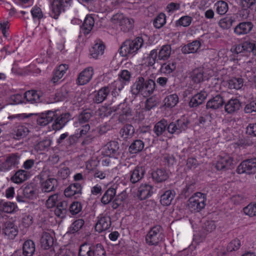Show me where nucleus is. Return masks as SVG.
I'll return each mask as SVG.
<instances>
[{
	"label": "nucleus",
	"mask_w": 256,
	"mask_h": 256,
	"mask_svg": "<svg viewBox=\"0 0 256 256\" xmlns=\"http://www.w3.org/2000/svg\"><path fill=\"white\" fill-rule=\"evenodd\" d=\"M70 118L71 116L69 112L58 110L42 113L38 119V122L44 126L53 122L52 128L54 130H57L63 128Z\"/></svg>",
	"instance_id": "1"
},
{
	"label": "nucleus",
	"mask_w": 256,
	"mask_h": 256,
	"mask_svg": "<svg viewBox=\"0 0 256 256\" xmlns=\"http://www.w3.org/2000/svg\"><path fill=\"white\" fill-rule=\"evenodd\" d=\"M226 73V70L224 68H216L214 70L199 68L194 70L190 74L192 82L196 84L200 83L208 80L212 76H214V79L220 80L222 76Z\"/></svg>",
	"instance_id": "2"
},
{
	"label": "nucleus",
	"mask_w": 256,
	"mask_h": 256,
	"mask_svg": "<svg viewBox=\"0 0 256 256\" xmlns=\"http://www.w3.org/2000/svg\"><path fill=\"white\" fill-rule=\"evenodd\" d=\"M172 54V48L170 44L162 46L158 50H152L148 56L144 58L142 64L146 66H152L158 60H168Z\"/></svg>",
	"instance_id": "3"
},
{
	"label": "nucleus",
	"mask_w": 256,
	"mask_h": 256,
	"mask_svg": "<svg viewBox=\"0 0 256 256\" xmlns=\"http://www.w3.org/2000/svg\"><path fill=\"white\" fill-rule=\"evenodd\" d=\"M143 44L144 40L140 37L133 40H126L120 47V54L122 56L132 57L138 53Z\"/></svg>",
	"instance_id": "4"
},
{
	"label": "nucleus",
	"mask_w": 256,
	"mask_h": 256,
	"mask_svg": "<svg viewBox=\"0 0 256 256\" xmlns=\"http://www.w3.org/2000/svg\"><path fill=\"white\" fill-rule=\"evenodd\" d=\"M131 74L128 70H122L118 74V79L110 84L112 94L115 97L118 95L124 86L130 81Z\"/></svg>",
	"instance_id": "5"
},
{
	"label": "nucleus",
	"mask_w": 256,
	"mask_h": 256,
	"mask_svg": "<svg viewBox=\"0 0 256 256\" xmlns=\"http://www.w3.org/2000/svg\"><path fill=\"white\" fill-rule=\"evenodd\" d=\"M163 240L162 228L159 226L152 227L145 236L146 243L148 246H156Z\"/></svg>",
	"instance_id": "6"
},
{
	"label": "nucleus",
	"mask_w": 256,
	"mask_h": 256,
	"mask_svg": "<svg viewBox=\"0 0 256 256\" xmlns=\"http://www.w3.org/2000/svg\"><path fill=\"white\" fill-rule=\"evenodd\" d=\"M206 200V196L204 194L196 192L190 198L188 208L192 211L199 212L204 208Z\"/></svg>",
	"instance_id": "7"
},
{
	"label": "nucleus",
	"mask_w": 256,
	"mask_h": 256,
	"mask_svg": "<svg viewBox=\"0 0 256 256\" xmlns=\"http://www.w3.org/2000/svg\"><path fill=\"white\" fill-rule=\"evenodd\" d=\"M112 112L118 115V120L121 122L129 121L132 118L131 110L126 103H122L118 106H114Z\"/></svg>",
	"instance_id": "8"
},
{
	"label": "nucleus",
	"mask_w": 256,
	"mask_h": 256,
	"mask_svg": "<svg viewBox=\"0 0 256 256\" xmlns=\"http://www.w3.org/2000/svg\"><path fill=\"white\" fill-rule=\"evenodd\" d=\"M72 0H53L50 7V16L56 19L60 14L62 8L70 6Z\"/></svg>",
	"instance_id": "9"
},
{
	"label": "nucleus",
	"mask_w": 256,
	"mask_h": 256,
	"mask_svg": "<svg viewBox=\"0 0 256 256\" xmlns=\"http://www.w3.org/2000/svg\"><path fill=\"white\" fill-rule=\"evenodd\" d=\"M112 20L116 21L123 31H127L133 26L134 21L132 18L126 16L122 14H118L114 16Z\"/></svg>",
	"instance_id": "10"
},
{
	"label": "nucleus",
	"mask_w": 256,
	"mask_h": 256,
	"mask_svg": "<svg viewBox=\"0 0 256 256\" xmlns=\"http://www.w3.org/2000/svg\"><path fill=\"white\" fill-rule=\"evenodd\" d=\"M144 82L142 78H139L138 82L136 84V88L145 96L151 94L155 88V82L152 80H148L145 82L144 86H141Z\"/></svg>",
	"instance_id": "11"
},
{
	"label": "nucleus",
	"mask_w": 256,
	"mask_h": 256,
	"mask_svg": "<svg viewBox=\"0 0 256 256\" xmlns=\"http://www.w3.org/2000/svg\"><path fill=\"white\" fill-rule=\"evenodd\" d=\"M256 170V158L250 159L243 161L238 167L237 172L239 174L246 173L251 174Z\"/></svg>",
	"instance_id": "12"
},
{
	"label": "nucleus",
	"mask_w": 256,
	"mask_h": 256,
	"mask_svg": "<svg viewBox=\"0 0 256 256\" xmlns=\"http://www.w3.org/2000/svg\"><path fill=\"white\" fill-rule=\"evenodd\" d=\"M105 48L103 42L100 40H96L94 41L90 48V55L94 58L97 59L104 54Z\"/></svg>",
	"instance_id": "13"
},
{
	"label": "nucleus",
	"mask_w": 256,
	"mask_h": 256,
	"mask_svg": "<svg viewBox=\"0 0 256 256\" xmlns=\"http://www.w3.org/2000/svg\"><path fill=\"white\" fill-rule=\"evenodd\" d=\"M25 102L30 104H38L44 101L43 94L38 91L30 90L24 94Z\"/></svg>",
	"instance_id": "14"
},
{
	"label": "nucleus",
	"mask_w": 256,
	"mask_h": 256,
	"mask_svg": "<svg viewBox=\"0 0 256 256\" xmlns=\"http://www.w3.org/2000/svg\"><path fill=\"white\" fill-rule=\"evenodd\" d=\"M111 226V220L109 216L101 215L98 217L95 226L96 231L98 232L108 230Z\"/></svg>",
	"instance_id": "15"
},
{
	"label": "nucleus",
	"mask_w": 256,
	"mask_h": 256,
	"mask_svg": "<svg viewBox=\"0 0 256 256\" xmlns=\"http://www.w3.org/2000/svg\"><path fill=\"white\" fill-rule=\"evenodd\" d=\"M224 104L223 98L219 94L210 98L206 104L207 109L217 110L222 108Z\"/></svg>",
	"instance_id": "16"
},
{
	"label": "nucleus",
	"mask_w": 256,
	"mask_h": 256,
	"mask_svg": "<svg viewBox=\"0 0 256 256\" xmlns=\"http://www.w3.org/2000/svg\"><path fill=\"white\" fill-rule=\"evenodd\" d=\"M154 193V188L150 184H142L139 186L136 194L138 198L140 200L150 197Z\"/></svg>",
	"instance_id": "17"
},
{
	"label": "nucleus",
	"mask_w": 256,
	"mask_h": 256,
	"mask_svg": "<svg viewBox=\"0 0 256 256\" xmlns=\"http://www.w3.org/2000/svg\"><path fill=\"white\" fill-rule=\"evenodd\" d=\"M54 237V232L52 230L44 232L40 240L42 246L44 249H48L52 246Z\"/></svg>",
	"instance_id": "18"
},
{
	"label": "nucleus",
	"mask_w": 256,
	"mask_h": 256,
	"mask_svg": "<svg viewBox=\"0 0 256 256\" xmlns=\"http://www.w3.org/2000/svg\"><path fill=\"white\" fill-rule=\"evenodd\" d=\"M94 74L93 68L88 67L81 72L77 78V84L78 85H84L88 83L92 79Z\"/></svg>",
	"instance_id": "19"
},
{
	"label": "nucleus",
	"mask_w": 256,
	"mask_h": 256,
	"mask_svg": "<svg viewBox=\"0 0 256 256\" xmlns=\"http://www.w3.org/2000/svg\"><path fill=\"white\" fill-rule=\"evenodd\" d=\"M233 164V159L228 155L220 156L216 164V168L218 170H222L229 168Z\"/></svg>",
	"instance_id": "20"
},
{
	"label": "nucleus",
	"mask_w": 256,
	"mask_h": 256,
	"mask_svg": "<svg viewBox=\"0 0 256 256\" xmlns=\"http://www.w3.org/2000/svg\"><path fill=\"white\" fill-rule=\"evenodd\" d=\"M208 96V90H204L194 94L190 99L189 105L190 107H196L201 104Z\"/></svg>",
	"instance_id": "21"
},
{
	"label": "nucleus",
	"mask_w": 256,
	"mask_h": 256,
	"mask_svg": "<svg viewBox=\"0 0 256 256\" xmlns=\"http://www.w3.org/2000/svg\"><path fill=\"white\" fill-rule=\"evenodd\" d=\"M20 156L16 154L9 156L4 162H2L3 168L4 170H8L17 166L20 162Z\"/></svg>",
	"instance_id": "22"
},
{
	"label": "nucleus",
	"mask_w": 256,
	"mask_h": 256,
	"mask_svg": "<svg viewBox=\"0 0 256 256\" xmlns=\"http://www.w3.org/2000/svg\"><path fill=\"white\" fill-rule=\"evenodd\" d=\"M58 185V181L54 178H48L46 180H42L40 188L42 192H50L54 190Z\"/></svg>",
	"instance_id": "23"
},
{
	"label": "nucleus",
	"mask_w": 256,
	"mask_h": 256,
	"mask_svg": "<svg viewBox=\"0 0 256 256\" xmlns=\"http://www.w3.org/2000/svg\"><path fill=\"white\" fill-rule=\"evenodd\" d=\"M241 106L239 100L232 98L228 100L224 104V110L228 114H232L238 110Z\"/></svg>",
	"instance_id": "24"
},
{
	"label": "nucleus",
	"mask_w": 256,
	"mask_h": 256,
	"mask_svg": "<svg viewBox=\"0 0 256 256\" xmlns=\"http://www.w3.org/2000/svg\"><path fill=\"white\" fill-rule=\"evenodd\" d=\"M252 28L253 24L251 22H242L235 27L234 32L238 36L247 34L252 30Z\"/></svg>",
	"instance_id": "25"
},
{
	"label": "nucleus",
	"mask_w": 256,
	"mask_h": 256,
	"mask_svg": "<svg viewBox=\"0 0 256 256\" xmlns=\"http://www.w3.org/2000/svg\"><path fill=\"white\" fill-rule=\"evenodd\" d=\"M106 154L107 156H112L114 158H119L120 152H118L119 145L118 142L115 141L110 142L106 145Z\"/></svg>",
	"instance_id": "26"
},
{
	"label": "nucleus",
	"mask_w": 256,
	"mask_h": 256,
	"mask_svg": "<svg viewBox=\"0 0 256 256\" xmlns=\"http://www.w3.org/2000/svg\"><path fill=\"white\" fill-rule=\"evenodd\" d=\"M4 234L10 239H14L18 234V229L12 222H6L3 228Z\"/></svg>",
	"instance_id": "27"
},
{
	"label": "nucleus",
	"mask_w": 256,
	"mask_h": 256,
	"mask_svg": "<svg viewBox=\"0 0 256 256\" xmlns=\"http://www.w3.org/2000/svg\"><path fill=\"white\" fill-rule=\"evenodd\" d=\"M145 168L142 166H136L130 172V180L132 183H136L140 180L145 174Z\"/></svg>",
	"instance_id": "28"
},
{
	"label": "nucleus",
	"mask_w": 256,
	"mask_h": 256,
	"mask_svg": "<svg viewBox=\"0 0 256 256\" xmlns=\"http://www.w3.org/2000/svg\"><path fill=\"white\" fill-rule=\"evenodd\" d=\"M62 201V196L56 194L48 197L46 200L45 206L48 208H52L58 206H60V204Z\"/></svg>",
	"instance_id": "29"
},
{
	"label": "nucleus",
	"mask_w": 256,
	"mask_h": 256,
	"mask_svg": "<svg viewBox=\"0 0 256 256\" xmlns=\"http://www.w3.org/2000/svg\"><path fill=\"white\" fill-rule=\"evenodd\" d=\"M134 131V128L132 124H126L120 130V135L124 140H127L133 136Z\"/></svg>",
	"instance_id": "30"
},
{
	"label": "nucleus",
	"mask_w": 256,
	"mask_h": 256,
	"mask_svg": "<svg viewBox=\"0 0 256 256\" xmlns=\"http://www.w3.org/2000/svg\"><path fill=\"white\" fill-rule=\"evenodd\" d=\"M169 177L168 172L163 169H156L152 173L153 180L157 182L166 180Z\"/></svg>",
	"instance_id": "31"
},
{
	"label": "nucleus",
	"mask_w": 256,
	"mask_h": 256,
	"mask_svg": "<svg viewBox=\"0 0 256 256\" xmlns=\"http://www.w3.org/2000/svg\"><path fill=\"white\" fill-rule=\"evenodd\" d=\"M38 190L31 186H26L24 190V196L28 201L36 199L38 196Z\"/></svg>",
	"instance_id": "32"
},
{
	"label": "nucleus",
	"mask_w": 256,
	"mask_h": 256,
	"mask_svg": "<svg viewBox=\"0 0 256 256\" xmlns=\"http://www.w3.org/2000/svg\"><path fill=\"white\" fill-rule=\"evenodd\" d=\"M179 102V98L176 94H174L167 96L164 100V106L167 108L174 107Z\"/></svg>",
	"instance_id": "33"
},
{
	"label": "nucleus",
	"mask_w": 256,
	"mask_h": 256,
	"mask_svg": "<svg viewBox=\"0 0 256 256\" xmlns=\"http://www.w3.org/2000/svg\"><path fill=\"white\" fill-rule=\"evenodd\" d=\"M201 44L200 41L195 40L182 46V52L184 54L194 53L198 50Z\"/></svg>",
	"instance_id": "34"
},
{
	"label": "nucleus",
	"mask_w": 256,
	"mask_h": 256,
	"mask_svg": "<svg viewBox=\"0 0 256 256\" xmlns=\"http://www.w3.org/2000/svg\"><path fill=\"white\" fill-rule=\"evenodd\" d=\"M175 196L174 192L172 190L166 191L160 196V202L164 206H168L171 204Z\"/></svg>",
	"instance_id": "35"
},
{
	"label": "nucleus",
	"mask_w": 256,
	"mask_h": 256,
	"mask_svg": "<svg viewBox=\"0 0 256 256\" xmlns=\"http://www.w3.org/2000/svg\"><path fill=\"white\" fill-rule=\"evenodd\" d=\"M112 90L110 88V85L108 87H104L98 91L94 96V101L97 103H100L102 102L107 97L108 93Z\"/></svg>",
	"instance_id": "36"
},
{
	"label": "nucleus",
	"mask_w": 256,
	"mask_h": 256,
	"mask_svg": "<svg viewBox=\"0 0 256 256\" xmlns=\"http://www.w3.org/2000/svg\"><path fill=\"white\" fill-rule=\"evenodd\" d=\"M36 250L35 244L31 240H27L23 244L22 253L24 256H32Z\"/></svg>",
	"instance_id": "37"
},
{
	"label": "nucleus",
	"mask_w": 256,
	"mask_h": 256,
	"mask_svg": "<svg viewBox=\"0 0 256 256\" xmlns=\"http://www.w3.org/2000/svg\"><path fill=\"white\" fill-rule=\"evenodd\" d=\"M30 176L24 170H19L11 178L12 182L16 184H20L26 180Z\"/></svg>",
	"instance_id": "38"
},
{
	"label": "nucleus",
	"mask_w": 256,
	"mask_h": 256,
	"mask_svg": "<svg viewBox=\"0 0 256 256\" xmlns=\"http://www.w3.org/2000/svg\"><path fill=\"white\" fill-rule=\"evenodd\" d=\"M94 24V17L92 15H86L82 26V30L85 34H88L92 30Z\"/></svg>",
	"instance_id": "39"
},
{
	"label": "nucleus",
	"mask_w": 256,
	"mask_h": 256,
	"mask_svg": "<svg viewBox=\"0 0 256 256\" xmlns=\"http://www.w3.org/2000/svg\"><path fill=\"white\" fill-rule=\"evenodd\" d=\"M176 63L175 62H166L162 64L160 72L161 74L168 75L172 73L176 69Z\"/></svg>",
	"instance_id": "40"
},
{
	"label": "nucleus",
	"mask_w": 256,
	"mask_h": 256,
	"mask_svg": "<svg viewBox=\"0 0 256 256\" xmlns=\"http://www.w3.org/2000/svg\"><path fill=\"white\" fill-rule=\"evenodd\" d=\"M0 208L4 212L12 213L17 210L18 206L13 202L2 201L0 202Z\"/></svg>",
	"instance_id": "41"
},
{
	"label": "nucleus",
	"mask_w": 256,
	"mask_h": 256,
	"mask_svg": "<svg viewBox=\"0 0 256 256\" xmlns=\"http://www.w3.org/2000/svg\"><path fill=\"white\" fill-rule=\"evenodd\" d=\"M81 190V186L78 183H74L66 188L64 194L66 197H72L76 194H79Z\"/></svg>",
	"instance_id": "42"
},
{
	"label": "nucleus",
	"mask_w": 256,
	"mask_h": 256,
	"mask_svg": "<svg viewBox=\"0 0 256 256\" xmlns=\"http://www.w3.org/2000/svg\"><path fill=\"white\" fill-rule=\"evenodd\" d=\"M144 142L140 140H134L129 146V152L132 154L141 152L144 148Z\"/></svg>",
	"instance_id": "43"
},
{
	"label": "nucleus",
	"mask_w": 256,
	"mask_h": 256,
	"mask_svg": "<svg viewBox=\"0 0 256 256\" xmlns=\"http://www.w3.org/2000/svg\"><path fill=\"white\" fill-rule=\"evenodd\" d=\"M116 194V190L114 188H109L102 198V202L104 204L110 202Z\"/></svg>",
	"instance_id": "44"
},
{
	"label": "nucleus",
	"mask_w": 256,
	"mask_h": 256,
	"mask_svg": "<svg viewBox=\"0 0 256 256\" xmlns=\"http://www.w3.org/2000/svg\"><path fill=\"white\" fill-rule=\"evenodd\" d=\"M234 22V18L232 16H226L220 20L218 24L222 29H228L232 26Z\"/></svg>",
	"instance_id": "45"
},
{
	"label": "nucleus",
	"mask_w": 256,
	"mask_h": 256,
	"mask_svg": "<svg viewBox=\"0 0 256 256\" xmlns=\"http://www.w3.org/2000/svg\"><path fill=\"white\" fill-rule=\"evenodd\" d=\"M168 124L166 120H162L157 122L154 126V131L157 136L162 134L166 130Z\"/></svg>",
	"instance_id": "46"
},
{
	"label": "nucleus",
	"mask_w": 256,
	"mask_h": 256,
	"mask_svg": "<svg viewBox=\"0 0 256 256\" xmlns=\"http://www.w3.org/2000/svg\"><path fill=\"white\" fill-rule=\"evenodd\" d=\"M243 86V80L241 78H232L228 82V86L230 89L239 90Z\"/></svg>",
	"instance_id": "47"
},
{
	"label": "nucleus",
	"mask_w": 256,
	"mask_h": 256,
	"mask_svg": "<svg viewBox=\"0 0 256 256\" xmlns=\"http://www.w3.org/2000/svg\"><path fill=\"white\" fill-rule=\"evenodd\" d=\"M30 13L34 21L40 20L44 18V14L41 8L34 6L30 10Z\"/></svg>",
	"instance_id": "48"
},
{
	"label": "nucleus",
	"mask_w": 256,
	"mask_h": 256,
	"mask_svg": "<svg viewBox=\"0 0 256 256\" xmlns=\"http://www.w3.org/2000/svg\"><path fill=\"white\" fill-rule=\"evenodd\" d=\"M166 22V16L163 13L160 14L154 20V26L156 28H160Z\"/></svg>",
	"instance_id": "49"
},
{
	"label": "nucleus",
	"mask_w": 256,
	"mask_h": 256,
	"mask_svg": "<svg viewBox=\"0 0 256 256\" xmlns=\"http://www.w3.org/2000/svg\"><path fill=\"white\" fill-rule=\"evenodd\" d=\"M243 212L246 215L250 217L256 216V202L248 204L244 208Z\"/></svg>",
	"instance_id": "50"
},
{
	"label": "nucleus",
	"mask_w": 256,
	"mask_h": 256,
	"mask_svg": "<svg viewBox=\"0 0 256 256\" xmlns=\"http://www.w3.org/2000/svg\"><path fill=\"white\" fill-rule=\"evenodd\" d=\"M216 12L220 14H224L228 10V5L224 1H218L215 4Z\"/></svg>",
	"instance_id": "51"
},
{
	"label": "nucleus",
	"mask_w": 256,
	"mask_h": 256,
	"mask_svg": "<svg viewBox=\"0 0 256 256\" xmlns=\"http://www.w3.org/2000/svg\"><path fill=\"white\" fill-rule=\"evenodd\" d=\"M240 241L239 239H234L228 244L226 250L229 252L236 251L240 248Z\"/></svg>",
	"instance_id": "52"
},
{
	"label": "nucleus",
	"mask_w": 256,
	"mask_h": 256,
	"mask_svg": "<svg viewBox=\"0 0 256 256\" xmlns=\"http://www.w3.org/2000/svg\"><path fill=\"white\" fill-rule=\"evenodd\" d=\"M84 221L82 219L76 220L70 226L69 232L70 233H74L78 232L83 226Z\"/></svg>",
	"instance_id": "53"
},
{
	"label": "nucleus",
	"mask_w": 256,
	"mask_h": 256,
	"mask_svg": "<svg viewBox=\"0 0 256 256\" xmlns=\"http://www.w3.org/2000/svg\"><path fill=\"white\" fill-rule=\"evenodd\" d=\"M189 121L187 118L183 117L178 120L176 123L177 124V128L178 129V132H181L182 130H185L188 128L189 124Z\"/></svg>",
	"instance_id": "54"
},
{
	"label": "nucleus",
	"mask_w": 256,
	"mask_h": 256,
	"mask_svg": "<svg viewBox=\"0 0 256 256\" xmlns=\"http://www.w3.org/2000/svg\"><path fill=\"white\" fill-rule=\"evenodd\" d=\"M10 104H18L25 102L24 95L21 94H16L12 95L10 98Z\"/></svg>",
	"instance_id": "55"
},
{
	"label": "nucleus",
	"mask_w": 256,
	"mask_h": 256,
	"mask_svg": "<svg viewBox=\"0 0 256 256\" xmlns=\"http://www.w3.org/2000/svg\"><path fill=\"white\" fill-rule=\"evenodd\" d=\"M29 132V130L26 125L19 126L16 131V135L18 138L26 136Z\"/></svg>",
	"instance_id": "56"
},
{
	"label": "nucleus",
	"mask_w": 256,
	"mask_h": 256,
	"mask_svg": "<svg viewBox=\"0 0 256 256\" xmlns=\"http://www.w3.org/2000/svg\"><path fill=\"white\" fill-rule=\"evenodd\" d=\"M92 249L88 244L82 245L80 248L79 256H91Z\"/></svg>",
	"instance_id": "57"
},
{
	"label": "nucleus",
	"mask_w": 256,
	"mask_h": 256,
	"mask_svg": "<svg viewBox=\"0 0 256 256\" xmlns=\"http://www.w3.org/2000/svg\"><path fill=\"white\" fill-rule=\"evenodd\" d=\"M244 51V48L242 46V44H237L234 45L232 47L230 52L232 54V56L230 58L231 60H235L236 56L242 52Z\"/></svg>",
	"instance_id": "58"
},
{
	"label": "nucleus",
	"mask_w": 256,
	"mask_h": 256,
	"mask_svg": "<svg viewBox=\"0 0 256 256\" xmlns=\"http://www.w3.org/2000/svg\"><path fill=\"white\" fill-rule=\"evenodd\" d=\"M126 198V194L125 192H122L119 194L116 198L114 200L112 207L114 208H117L118 206L121 204L122 202L124 201Z\"/></svg>",
	"instance_id": "59"
},
{
	"label": "nucleus",
	"mask_w": 256,
	"mask_h": 256,
	"mask_svg": "<svg viewBox=\"0 0 256 256\" xmlns=\"http://www.w3.org/2000/svg\"><path fill=\"white\" fill-rule=\"evenodd\" d=\"M192 20V18L190 16H182L178 20L176 24L183 26H188L191 24Z\"/></svg>",
	"instance_id": "60"
},
{
	"label": "nucleus",
	"mask_w": 256,
	"mask_h": 256,
	"mask_svg": "<svg viewBox=\"0 0 256 256\" xmlns=\"http://www.w3.org/2000/svg\"><path fill=\"white\" fill-rule=\"evenodd\" d=\"M64 202L62 201L60 205L56 206V209L55 210L56 214L60 218H63L64 216L66 210V207L64 206Z\"/></svg>",
	"instance_id": "61"
},
{
	"label": "nucleus",
	"mask_w": 256,
	"mask_h": 256,
	"mask_svg": "<svg viewBox=\"0 0 256 256\" xmlns=\"http://www.w3.org/2000/svg\"><path fill=\"white\" fill-rule=\"evenodd\" d=\"M216 228V224L213 221H208L202 226L204 232H211L215 230Z\"/></svg>",
	"instance_id": "62"
},
{
	"label": "nucleus",
	"mask_w": 256,
	"mask_h": 256,
	"mask_svg": "<svg viewBox=\"0 0 256 256\" xmlns=\"http://www.w3.org/2000/svg\"><path fill=\"white\" fill-rule=\"evenodd\" d=\"M82 208L80 203L77 202H74L70 206V210L72 214H76L81 211Z\"/></svg>",
	"instance_id": "63"
},
{
	"label": "nucleus",
	"mask_w": 256,
	"mask_h": 256,
	"mask_svg": "<svg viewBox=\"0 0 256 256\" xmlns=\"http://www.w3.org/2000/svg\"><path fill=\"white\" fill-rule=\"evenodd\" d=\"M94 256H105L106 252L100 244H96L93 250Z\"/></svg>",
	"instance_id": "64"
}]
</instances>
